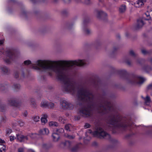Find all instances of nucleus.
<instances>
[{
	"instance_id": "nucleus-1",
	"label": "nucleus",
	"mask_w": 152,
	"mask_h": 152,
	"mask_svg": "<svg viewBox=\"0 0 152 152\" xmlns=\"http://www.w3.org/2000/svg\"><path fill=\"white\" fill-rule=\"evenodd\" d=\"M101 85L99 82L89 80L78 90L77 104L80 107L78 113L83 117L86 118L92 115L94 110L101 115L108 113L106 118L107 123L113 125L115 129L125 130L132 125L131 121L121 117L113 109L110 102L108 101L106 93L104 92L96 100L94 99L91 88L93 87L97 90Z\"/></svg>"
},
{
	"instance_id": "nucleus-2",
	"label": "nucleus",
	"mask_w": 152,
	"mask_h": 152,
	"mask_svg": "<svg viewBox=\"0 0 152 152\" xmlns=\"http://www.w3.org/2000/svg\"><path fill=\"white\" fill-rule=\"evenodd\" d=\"M63 65H54L52 62L47 60H38L35 64H32V68L37 70H41L46 72L47 75H52L54 72L58 79L62 83V87L64 91L75 93V88L73 82L68 76V73L73 72L77 66L86 65L84 60L75 61H62Z\"/></svg>"
},
{
	"instance_id": "nucleus-3",
	"label": "nucleus",
	"mask_w": 152,
	"mask_h": 152,
	"mask_svg": "<svg viewBox=\"0 0 152 152\" xmlns=\"http://www.w3.org/2000/svg\"><path fill=\"white\" fill-rule=\"evenodd\" d=\"M118 72L121 77L125 80L128 83L132 85L140 86L145 80L144 78L137 75H129L125 70H119Z\"/></svg>"
},
{
	"instance_id": "nucleus-4",
	"label": "nucleus",
	"mask_w": 152,
	"mask_h": 152,
	"mask_svg": "<svg viewBox=\"0 0 152 152\" xmlns=\"http://www.w3.org/2000/svg\"><path fill=\"white\" fill-rule=\"evenodd\" d=\"M93 134L94 136L99 138L107 140L112 144H115L118 142L116 140L112 138L110 134L104 131L101 128H99L96 131L94 132Z\"/></svg>"
},
{
	"instance_id": "nucleus-5",
	"label": "nucleus",
	"mask_w": 152,
	"mask_h": 152,
	"mask_svg": "<svg viewBox=\"0 0 152 152\" xmlns=\"http://www.w3.org/2000/svg\"><path fill=\"white\" fill-rule=\"evenodd\" d=\"M6 53L7 56L10 59H5L4 61L6 63L9 64L11 62V60H13L16 57L17 52L16 50L11 49L7 50Z\"/></svg>"
},
{
	"instance_id": "nucleus-6",
	"label": "nucleus",
	"mask_w": 152,
	"mask_h": 152,
	"mask_svg": "<svg viewBox=\"0 0 152 152\" xmlns=\"http://www.w3.org/2000/svg\"><path fill=\"white\" fill-rule=\"evenodd\" d=\"M7 103L10 106L17 107L19 105L20 101L18 97H12L7 99Z\"/></svg>"
},
{
	"instance_id": "nucleus-7",
	"label": "nucleus",
	"mask_w": 152,
	"mask_h": 152,
	"mask_svg": "<svg viewBox=\"0 0 152 152\" xmlns=\"http://www.w3.org/2000/svg\"><path fill=\"white\" fill-rule=\"evenodd\" d=\"M97 17L99 19L104 21L107 20V14L102 11H97Z\"/></svg>"
},
{
	"instance_id": "nucleus-8",
	"label": "nucleus",
	"mask_w": 152,
	"mask_h": 152,
	"mask_svg": "<svg viewBox=\"0 0 152 152\" xmlns=\"http://www.w3.org/2000/svg\"><path fill=\"white\" fill-rule=\"evenodd\" d=\"M61 104L62 107L64 109L71 110H72L74 107L73 105L72 104L68 103L65 100H63Z\"/></svg>"
},
{
	"instance_id": "nucleus-9",
	"label": "nucleus",
	"mask_w": 152,
	"mask_h": 152,
	"mask_svg": "<svg viewBox=\"0 0 152 152\" xmlns=\"http://www.w3.org/2000/svg\"><path fill=\"white\" fill-rule=\"evenodd\" d=\"M144 24V23L142 20L141 19H139L137 20L136 25L134 26V30H137L142 28Z\"/></svg>"
},
{
	"instance_id": "nucleus-10",
	"label": "nucleus",
	"mask_w": 152,
	"mask_h": 152,
	"mask_svg": "<svg viewBox=\"0 0 152 152\" xmlns=\"http://www.w3.org/2000/svg\"><path fill=\"white\" fill-rule=\"evenodd\" d=\"M16 138L20 142H24L25 140H28V138L26 136L18 134L17 135Z\"/></svg>"
},
{
	"instance_id": "nucleus-11",
	"label": "nucleus",
	"mask_w": 152,
	"mask_h": 152,
	"mask_svg": "<svg viewBox=\"0 0 152 152\" xmlns=\"http://www.w3.org/2000/svg\"><path fill=\"white\" fill-rule=\"evenodd\" d=\"M1 72L4 74H8L10 73V69L6 66H3L1 68Z\"/></svg>"
},
{
	"instance_id": "nucleus-12",
	"label": "nucleus",
	"mask_w": 152,
	"mask_h": 152,
	"mask_svg": "<svg viewBox=\"0 0 152 152\" xmlns=\"http://www.w3.org/2000/svg\"><path fill=\"white\" fill-rule=\"evenodd\" d=\"M49 133V131L48 129L44 128L39 130V133L41 135L48 134Z\"/></svg>"
},
{
	"instance_id": "nucleus-13",
	"label": "nucleus",
	"mask_w": 152,
	"mask_h": 152,
	"mask_svg": "<svg viewBox=\"0 0 152 152\" xmlns=\"http://www.w3.org/2000/svg\"><path fill=\"white\" fill-rule=\"evenodd\" d=\"M52 136L53 140L55 141H58L60 138V135H59V134L56 132L53 133Z\"/></svg>"
},
{
	"instance_id": "nucleus-14",
	"label": "nucleus",
	"mask_w": 152,
	"mask_h": 152,
	"mask_svg": "<svg viewBox=\"0 0 152 152\" xmlns=\"http://www.w3.org/2000/svg\"><path fill=\"white\" fill-rule=\"evenodd\" d=\"M48 117V115L46 114H44L43 115L42 117L41 118V121L42 123H44L45 124L47 122V118Z\"/></svg>"
},
{
	"instance_id": "nucleus-15",
	"label": "nucleus",
	"mask_w": 152,
	"mask_h": 152,
	"mask_svg": "<svg viewBox=\"0 0 152 152\" xmlns=\"http://www.w3.org/2000/svg\"><path fill=\"white\" fill-rule=\"evenodd\" d=\"M144 4V2L142 0H138L136 3H134V5L136 7H140Z\"/></svg>"
},
{
	"instance_id": "nucleus-16",
	"label": "nucleus",
	"mask_w": 152,
	"mask_h": 152,
	"mask_svg": "<svg viewBox=\"0 0 152 152\" xmlns=\"http://www.w3.org/2000/svg\"><path fill=\"white\" fill-rule=\"evenodd\" d=\"M79 148V144H77L71 148L70 151L71 152H77Z\"/></svg>"
},
{
	"instance_id": "nucleus-17",
	"label": "nucleus",
	"mask_w": 152,
	"mask_h": 152,
	"mask_svg": "<svg viewBox=\"0 0 152 152\" xmlns=\"http://www.w3.org/2000/svg\"><path fill=\"white\" fill-rule=\"evenodd\" d=\"M31 105L32 107L35 108L37 107V104L34 98H31L30 99Z\"/></svg>"
},
{
	"instance_id": "nucleus-18",
	"label": "nucleus",
	"mask_w": 152,
	"mask_h": 152,
	"mask_svg": "<svg viewBox=\"0 0 152 152\" xmlns=\"http://www.w3.org/2000/svg\"><path fill=\"white\" fill-rule=\"evenodd\" d=\"M129 55L132 57L133 58H135L137 57L138 54L136 53L134 51L132 50H131L129 51Z\"/></svg>"
},
{
	"instance_id": "nucleus-19",
	"label": "nucleus",
	"mask_w": 152,
	"mask_h": 152,
	"mask_svg": "<svg viewBox=\"0 0 152 152\" xmlns=\"http://www.w3.org/2000/svg\"><path fill=\"white\" fill-rule=\"evenodd\" d=\"M83 31L84 34L86 35H89L91 34V32L90 30L88 28H85V27H84L83 28Z\"/></svg>"
},
{
	"instance_id": "nucleus-20",
	"label": "nucleus",
	"mask_w": 152,
	"mask_h": 152,
	"mask_svg": "<svg viewBox=\"0 0 152 152\" xmlns=\"http://www.w3.org/2000/svg\"><path fill=\"white\" fill-rule=\"evenodd\" d=\"M143 69L147 72H148L152 70V68L151 66L148 65L144 66L143 67Z\"/></svg>"
},
{
	"instance_id": "nucleus-21",
	"label": "nucleus",
	"mask_w": 152,
	"mask_h": 152,
	"mask_svg": "<svg viewBox=\"0 0 152 152\" xmlns=\"http://www.w3.org/2000/svg\"><path fill=\"white\" fill-rule=\"evenodd\" d=\"M64 146H66L68 148H70L72 145V142L69 141H66L65 142L62 143Z\"/></svg>"
},
{
	"instance_id": "nucleus-22",
	"label": "nucleus",
	"mask_w": 152,
	"mask_h": 152,
	"mask_svg": "<svg viewBox=\"0 0 152 152\" xmlns=\"http://www.w3.org/2000/svg\"><path fill=\"white\" fill-rule=\"evenodd\" d=\"M126 7L125 5H123L119 7V11L120 13H123L126 10Z\"/></svg>"
},
{
	"instance_id": "nucleus-23",
	"label": "nucleus",
	"mask_w": 152,
	"mask_h": 152,
	"mask_svg": "<svg viewBox=\"0 0 152 152\" xmlns=\"http://www.w3.org/2000/svg\"><path fill=\"white\" fill-rule=\"evenodd\" d=\"M49 125L51 126L58 127V124L56 122L52 121L50 122Z\"/></svg>"
},
{
	"instance_id": "nucleus-24",
	"label": "nucleus",
	"mask_w": 152,
	"mask_h": 152,
	"mask_svg": "<svg viewBox=\"0 0 152 152\" xmlns=\"http://www.w3.org/2000/svg\"><path fill=\"white\" fill-rule=\"evenodd\" d=\"M48 106V102L46 101H42L41 103L42 107H47Z\"/></svg>"
},
{
	"instance_id": "nucleus-25",
	"label": "nucleus",
	"mask_w": 152,
	"mask_h": 152,
	"mask_svg": "<svg viewBox=\"0 0 152 152\" xmlns=\"http://www.w3.org/2000/svg\"><path fill=\"white\" fill-rule=\"evenodd\" d=\"M145 102L147 105H149L151 102V99L150 97L148 96H147L145 98H144Z\"/></svg>"
},
{
	"instance_id": "nucleus-26",
	"label": "nucleus",
	"mask_w": 152,
	"mask_h": 152,
	"mask_svg": "<svg viewBox=\"0 0 152 152\" xmlns=\"http://www.w3.org/2000/svg\"><path fill=\"white\" fill-rule=\"evenodd\" d=\"M12 87L15 89L18 90L20 89V86L19 84L14 83Z\"/></svg>"
},
{
	"instance_id": "nucleus-27",
	"label": "nucleus",
	"mask_w": 152,
	"mask_h": 152,
	"mask_svg": "<svg viewBox=\"0 0 152 152\" xmlns=\"http://www.w3.org/2000/svg\"><path fill=\"white\" fill-rule=\"evenodd\" d=\"M90 21V19L88 17L86 18L83 21V25L84 27H85L86 24L89 23Z\"/></svg>"
},
{
	"instance_id": "nucleus-28",
	"label": "nucleus",
	"mask_w": 152,
	"mask_h": 152,
	"mask_svg": "<svg viewBox=\"0 0 152 152\" xmlns=\"http://www.w3.org/2000/svg\"><path fill=\"white\" fill-rule=\"evenodd\" d=\"M118 49V48L115 47H114L113 48L112 52L111 53V56H113V55L117 53Z\"/></svg>"
},
{
	"instance_id": "nucleus-29",
	"label": "nucleus",
	"mask_w": 152,
	"mask_h": 152,
	"mask_svg": "<svg viewBox=\"0 0 152 152\" xmlns=\"http://www.w3.org/2000/svg\"><path fill=\"white\" fill-rule=\"evenodd\" d=\"M64 132V130L63 129H57L56 131V133L59 134L60 135Z\"/></svg>"
},
{
	"instance_id": "nucleus-30",
	"label": "nucleus",
	"mask_w": 152,
	"mask_h": 152,
	"mask_svg": "<svg viewBox=\"0 0 152 152\" xmlns=\"http://www.w3.org/2000/svg\"><path fill=\"white\" fill-rule=\"evenodd\" d=\"M2 104V100L0 99V110L2 112H3L5 110V107L4 106H2L1 105Z\"/></svg>"
},
{
	"instance_id": "nucleus-31",
	"label": "nucleus",
	"mask_w": 152,
	"mask_h": 152,
	"mask_svg": "<svg viewBox=\"0 0 152 152\" xmlns=\"http://www.w3.org/2000/svg\"><path fill=\"white\" fill-rule=\"evenodd\" d=\"M141 50V53L144 55H148V50H147L145 49L142 48Z\"/></svg>"
},
{
	"instance_id": "nucleus-32",
	"label": "nucleus",
	"mask_w": 152,
	"mask_h": 152,
	"mask_svg": "<svg viewBox=\"0 0 152 152\" xmlns=\"http://www.w3.org/2000/svg\"><path fill=\"white\" fill-rule=\"evenodd\" d=\"M68 11L66 10H63L61 11L62 15L64 16L68 14Z\"/></svg>"
},
{
	"instance_id": "nucleus-33",
	"label": "nucleus",
	"mask_w": 152,
	"mask_h": 152,
	"mask_svg": "<svg viewBox=\"0 0 152 152\" xmlns=\"http://www.w3.org/2000/svg\"><path fill=\"white\" fill-rule=\"evenodd\" d=\"M28 13L25 10H23L22 11V14L24 16L26 17L27 15L28 14Z\"/></svg>"
},
{
	"instance_id": "nucleus-34",
	"label": "nucleus",
	"mask_w": 152,
	"mask_h": 152,
	"mask_svg": "<svg viewBox=\"0 0 152 152\" xmlns=\"http://www.w3.org/2000/svg\"><path fill=\"white\" fill-rule=\"evenodd\" d=\"M70 126H71V124H68L65 125V129L66 130L69 131H70L69 128Z\"/></svg>"
},
{
	"instance_id": "nucleus-35",
	"label": "nucleus",
	"mask_w": 152,
	"mask_h": 152,
	"mask_svg": "<svg viewBox=\"0 0 152 152\" xmlns=\"http://www.w3.org/2000/svg\"><path fill=\"white\" fill-rule=\"evenodd\" d=\"M143 61V60L142 59H138L136 61L137 63L141 65H142V62Z\"/></svg>"
},
{
	"instance_id": "nucleus-36",
	"label": "nucleus",
	"mask_w": 152,
	"mask_h": 152,
	"mask_svg": "<svg viewBox=\"0 0 152 152\" xmlns=\"http://www.w3.org/2000/svg\"><path fill=\"white\" fill-rule=\"evenodd\" d=\"M12 132V129L10 128H7L6 129V133L7 135H9Z\"/></svg>"
},
{
	"instance_id": "nucleus-37",
	"label": "nucleus",
	"mask_w": 152,
	"mask_h": 152,
	"mask_svg": "<svg viewBox=\"0 0 152 152\" xmlns=\"http://www.w3.org/2000/svg\"><path fill=\"white\" fill-rule=\"evenodd\" d=\"M18 124L20 125V126H23L24 123L21 120H19L18 121Z\"/></svg>"
},
{
	"instance_id": "nucleus-38",
	"label": "nucleus",
	"mask_w": 152,
	"mask_h": 152,
	"mask_svg": "<svg viewBox=\"0 0 152 152\" xmlns=\"http://www.w3.org/2000/svg\"><path fill=\"white\" fill-rule=\"evenodd\" d=\"M24 64L25 65H28L30 64H31V61L29 60H28L25 61L24 62Z\"/></svg>"
},
{
	"instance_id": "nucleus-39",
	"label": "nucleus",
	"mask_w": 152,
	"mask_h": 152,
	"mask_svg": "<svg viewBox=\"0 0 152 152\" xmlns=\"http://www.w3.org/2000/svg\"><path fill=\"white\" fill-rule=\"evenodd\" d=\"M6 149V146L3 144L0 145V149H1L2 151H4Z\"/></svg>"
},
{
	"instance_id": "nucleus-40",
	"label": "nucleus",
	"mask_w": 152,
	"mask_h": 152,
	"mask_svg": "<svg viewBox=\"0 0 152 152\" xmlns=\"http://www.w3.org/2000/svg\"><path fill=\"white\" fill-rule=\"evenodd\" d=\"M73 24L72 23H70L67 26V29L69 30L71 29L73 27Z\"/></svg>"
},
{
	"instance_id": "nucleus-41",
	"label": "nucleus",
	"mask_w": 152,
	"mask_h": 152,
	"mask_svg": "<svg viewBox=\"0 0 152 152\" xmlns=\"http://www.w3.org/2000/svg\"><path fill=\"white\" fill-rule=\"evenodd\" d=\"M148 90H152V83L149 84L147 87Z\"/></svg>"
},
{
	"instance_id": "nucleus-42",
	"label": "nucleus",
	"mask_w": 152,
	"mask_h": 152,
	"mask_svg": "<svg viewBox=\"0 0 152 152\" xmlns=\"http://www.w3.org/2000/svg\"><path fill=\"white\" fill-rule=\"evenodd\" d=\"M34 121L36 122H37L39 120V118L38 116H36L34 118Z\"/></svg>"
},
{
	"instance_id": "nucleus-43",
	"label": "nucleus",
	"mask_w": 152,
	"mask_h": 152,
	"mask_svg": "<svg viewBox=\"0 0 152 152\" xmlns=\"http://www.w3.org/2000/svg\"><path fill=\"white\" fill-rule=\"evenodd\" d=\"M54 106V104L52 103H50L49 104L48 103V108H52Z\"/></svg>"
},
{
	"instance_id": "nucleus-44",
	"label": "nucleus",
	"mask_w": 152,
	"mask_h": 152,
	"mask_svg": "<svg viewBox=\"0 0 152 152\" xmlns=\"http://www.w3.org/2000/svg\"><path fill=\"white\" fill-rule=\"evenodd\" d=\"M14 76L15 78H18L19 77L18 73L17 71H16L14 72Z\"/></svg>"
},
{
	"instance_id": "nucleus-45",
	"label": "nucleus",
	"mask_w": 152,
	"mask_h": 152,
	"mask_svg": "<svg viewBox=\"0 0 152 152\" xmlns=\"http://www.w3.org/2000/svg\"><path fill=\"white\" fill-rule=\"evenodd\" d=\"M90 124L88 123H86L84 126L85 128L86 129L90 128Z\"/></svg>"
},
{
	"instance_id": "nucleus-46",
	"label": "nucleus",
	"mask_w": 152,
	"mask_h": 152,
	"mask_svg": "<svg viewBox=\"0 0 152 152\" xmlns=\"http://www.w3.org/2000/svg\"><path fill=\"white\" fill-rule=\"evenodd\" d=\"M64 2L66 4H69L71 1V0H63Z\"/></svg>"
},
{
	"instance_id": "nucleus-47",
	"label": "nucleus",
	"mask_w": 152,
	"mask_h": 152,
	"mask_svg": "<svg viewBox=\"0 0 152 152\" xmlns=\"http://www.w3.org/2000/svg\"><path fill=\"white\" fill-rule=\"evenodd\" d=\"M84 2L86 4H88L90 3V0H84Z\"/></svg>"
},
{
	"instance_id": "nucleus-48",
	"label": "nucleus",
	"mask_w": 152,
	"mask_h": 152,
	"mask_svg": "<svg viewBox=\"0 0 152 152\" xmlns=\"http://www.w3.org/2000/svg\"><path fill=\"white\" fill-rule=\"evenodd\" d=\"M18 152H23L24 149L22 148H19L18 149Z\"/></svg>"
},
{
	"instance_id": "nucleus-49",
	"label": "nucleus",
	"mask_w": 152,
	"mask_h": 152,
	"mask_svg": "<svg viewBox=\"0 0 152 152\" xmlns=\"http://www.w3.org/2000/svg\"><path fill=\"white\" fill-rule=\"evenodd\" d=\"M126 63L127 64V65L129 66H131V62L128 60L126 61Z\"/></svg>"
},
{
	"instance_id": "nucleus-50",
	"label": "nucleus",
	"mask_w": 152,
	"mask_h": 152,
	"mask_svg": "<svg viewBox=\"0 0 152 152\" xmlns=\"http://www.w3.org/2000/svg\"><path fill=\"white\" fill-rule=\"evenodd\" d=\"M67 137L69 139H74V137L72 135H68L67 136Z\"/></svg>"
},
{
	"instance_id": "nucleus-51",
	"label": "nucleus",
	"mask_w": 152,
	"mask_h": 152,
	"mask_svg": "<svg viewBox=\"0 0 152 152\" xmlns=\"http://www.w3.org/2000/svg\"><path fill=\"white\" fill-rule=\"evenodd\" d=\"M15 138H15L14 136H11L10 137V140L11 141H12Z\"/></svg>"
},
{
	"instance_id": "nucleus-52",
	"label": "nucleus",
	"mask_w": 152,
	"mask_h": 152,
	"mask_svg": "<svg viewBox=\"0 0 152 152\" xmlns=\"http://www.w3.org/2000/svg\"><path fill=\"white\" fill-rule=\"evenodd\" d=\"M146 16H147V17H148V18L145 19V20H150L151 19V18L150 16L149 15H146Z\"/></svg>"
},
{
	"instance_id": "nucleus-53",
	"label": "nucleus",
	"mask_w": 152,
	"mask_h": 152,
	"mask_svg": "<svg viewBox=\"0 0 152 152\" xmlns=\"http://www.w3.org/2000/svg\"><path fill=\"white\" fill-rule=\"evenodd\" d=\"M4 86L2 84H0V91L3 90L4 88Z\"/></svg>"
},
{
	"instance_id": "nucleus-54",
	"label": "nucleus",
	"mask_w": 152,
	"mask_h": 152,
	"mask_svg": "<svg viewBox=\"0 0 152 152\" xmlns=\"http://www.w3.org/2000/svg\"><path fill=\"white\" fill-rule=\"evenodd\" d=\"M152 54V49L148 50V55H151Z\"/></svg>"
},
{
	"instance_id": "nucleus-55",
	"label": "nucleus",
	"mask_w": 152,
	"mask_h": 152,
	"mask_svg": "<svg viewBox=\"0 0 152 152\" xmlns=\"http://www.w3.org/2000/svg\"><path fill=\"white\" fill-rule=\"evenodd\" d=\"M97 142H94L93 143H92V145L93 146H96L97 145Z\"/></svg>"
},
{
	"instance_id": "nucleus-56",
	"label": "nucleus",
	"mask_w": 152,
	"mask_h": 152,
	"mask_svg": "<svg viewBox=\"0 0 152 152\" xmlns=\"http://www.w3.org/2000/svg\"><path fill=\"white\" fill-rule=\"evenodd\" d=\"M80 117L79 116H75V120H78L80 119Z\"/></svg>"
},
{
	"instance_id": "nucleus-57",
	"label": "nucleus",
	"mask_w": 152,
	"mask_h": 152,
	"mask_svg": "<svg viewBox=\"0 0 152 152\" xmlns=\"http://www.w3.org/2000/svg\"><path fill=\"white\" fill-rule=\"evenodd\" d=\"M54 4L57 3L58 1V0H52Z\"/></svg>"
},
{
	"instance_id": "nucleus-58",
	"label": "nucleus",
	"mask_w": 152,
	"mask_h": 152,
	"mask_svg": "<svg viewBox=\"0 0 152 152\" xmlns=\"http://www.w3.org/2000/svg\"><path fill=\"white\" fill-rule=\"evenodd\" d=\"M95 44L96 45H99L100 44V42L99 41H97L95 43Z\"/></svg>"
},
{
	"instance_id": "nucleus-59",
	"label": "nucleus",
	"mask_w": 152,
	"mask_h": 152,
	"mask_svg": "<svg viewBox=\"0 0 152 152\" xmlns=\"http://www.w3.org/2000/svg\"><path fill=\"white\" fill-rule=\"evenodd\" d=\"M34 4H35L37 1V0H30Z\"/></svg>"
},
{
	"instance_id": "nucleus-60",
	"label": "nucleus",
	"mask_w": 152,
	"mask_h": 152,
	"mask_svg": "<svg viewBox=\"0 0 152 152\" xmlns=\"http://www.w3.org/2000/svg\"><path fill=\"white\" fill-rule=\"evenodd\" d=\"M5 141L1 139H0V143H5Z\"/></svg>"
},
{
	"instance_id": "nucleus-61",
	"label": "nucleus",
	"mask_w": 152,
	"mask_h": 152,
	"mask_svg": "<svg viewBox=\"0 0 152 152\" xmlns=\"http://www.w3.org/2000/svg\"><path fill=\"white\" fill-rule=\"evenodd\" d=\"M21 76L23 78H24L25 77L24 73L23 71H22Z\"/></svg>"
},
{
	"instance_id": "nucleus-62",
	"label": "nucleus",
	"mask_w": 152,
	"mask_h": 152,
	"mask_svg": "<svg viewBox=\"0 0 152 152\" xmlns=\"http://www.w3.org/2000/svg\"><path fill=\"white\" fill-rule=\"evenodd\" d=\"M148 60L152 64V58H150L148 59Z\"/></svg>"
},
{
	"instance_id": "nucleus-63",
	"label": "nucleus",
	"mask_w": 152,
	"mask_h": 152,
	"mask_svg": "<svg viewBox=\"0 0 152 152\" xmlns=\"http://www.w3.org/2000/svg\"><path fill=\"white\" fill-rule=\"evenodd\" d=\"M27 152H35L34 150L30 149L28 150Z\"/></svg>"
},
{
	"instance_id": "nucleus-64",
	"label": "nucleus",
	"mask_w": 152,
	"mask_h": 152,
	"mask_svg": "<svg viewBox=\"0 0 152 152\" xmlns=\"http://www.w3.org/2000/svg\"><path fill=\"white\" fill-rule=\"evenodd\" d=\"M12 115L13 116V117H15L17 115V113H15V114L14 115H13V113H12Z\"/></svg>"
}]
</instances>
